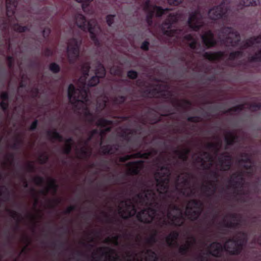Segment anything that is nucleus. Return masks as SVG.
<instances>
[{
    "mask_svg": "<svg viewBox=\"0 0 261 261\" xmlns=\"http://www.w3.org/2000/svg\"><path fill=\"white\" fill-rule=\"evenodd\" d=\"M171 162L163 154L156 161L155 173V189L144 190L132 198L122 201L118 212L124 218L137 215L138 219L144 223H153L159 227L169 225L180 226L185 217L196 219L202 211L200 201L191 200L185 211L174 203L180 196H193L196 186L192 183L190 175L183 173L178 175L173 189L169 186Z\"/></svg>",
    "mask_w": 261,
    "mask_h": 261,
    "instance_id": "1",
    "label": "nucleus"
},
{
    "mask_svg": "<svg viewBox=\"0 0 261 261\" xmlns=\"http://www.w3.org/2000/svg\"><path fill=\"white\" fill-rule=\"evenodd\" d=\"M143 8L147 13V21L149 25H151V18L153 16H161L168 15V18L162 24V29L167 35L175 37L177 40H181L188 43L190 48L197 54H203V56L209 60L215 61L223 60L225 58L224 54L219 51L216 53H203L207 47L214 46L219 41L221 44L226 46H237L240 41V36L238 33L231 28H223L218 34L219 40L216 41L211 31H207L201 36L202 45L197 42V37L192 33H188L183 30L172 29V24L178 21L182 20L183 16L180 14L169 13L168 9H163L160 7L156 6L150 0H147L143 5Z\"/></svg>",
    "mask_w": 261,
    "mask_h": 261,
    "instance_id": "2",
    "label": "nucleus"
},
{
    "mask_svg": "<svg viewBox=\"0 0 261 261\" xmlns=\"http://www.w3.org/2000/svg\"><path fill=\"white\" fill-rule=\"evenodd\" d=\"M83 75L80 78L78 81V88L75 89L72 84L68 87V96L70 102L79 109H81L85 115L86 119L90 123H95L100 127V130L94 129L91 133L87 141L85 142L87 145L88 142L91 140L95 135H97L100 139L105 132L110 130L111 121L98 117L93 114L90 111L89 100L88 97V87L94 86L99 83V78H102L105 75V69L103 66L100 63H97L94 73L91 79L86 83V80L89 76L90 66L88 63H85L82 67Z\"/></svg>",
    "mask_w": 261,
    "mask_h": 261,
    "instance_id": "3",
    "label": "nucleus"
},
{
    "mask_svg": "<svg viewBox=\"0 0 261 261\" xmlns=\"http://www.w3.org/2000/svg\"><path fill=\"white\" fill-rule=\"evenodd\" d=\"M238 164L244 168V170L237 172L231 176L229 186L237 193L238 199L241 202H245L248 201L250 195V192L245 189L250 186L245 183V179L250 177L256 178V172L258 169L252 161L251 156L247 153L241 156L238 160Z\"/></svg>",
    "mask_w": 261,
    "mask_h": 261,
    "instance_id": "4",
    "label": "nucleus"
},
{
    "mask_svg": "<svg viewBox=\"0 0 261 261\" xmlns=\"http://www.w3.org/2000/svg\"><path fill=\"white\" fill-rule=\"evenodd\" d=\"M221 147L222 142L219 140L216 142L208 143L206 146V151L200 152L197 156H193V160L203 169H210L215 166L217 169L228 170L230 167L231 156L226 152L218 157Z\"/></svg>",
    "mask_w": 261,
    "mask_h": 261,
    "instance_id": "5",
    "label": "nucleus"
},
{
    "mask_svg": "<svg viewBox=\"0 0 261 261\" xmlns=\"http://www.w3.org/2000/svg\"><path fill=\"white\" fill-rule=\"evenodd\" d=\"M156 242L155 236H152L146 240L143 249L139 252L128 251L126 253L125 259L127 261H156L158 259L156 253L150 249H147L146 245L151 246Z\"/></svg>",
    "mask_w": 261,
    "mask_h": 261,
    "instance_id": "6",
    "label": "nucleus"
},
{
    "mask_svg": "<svg viewBox=\"0 0 261 261\" xmlns=\"http://www.w3.org/2000/svg\"><path fill=\"white\" fill-rule=\"evenodd\" d=\"M75 22L77 25L84 31H89L90 33L91 39L96 44H98L96 35L100 32L99 26L97 23L96 20L92 19L87 22L85 17L82 14H77L75 17Z\"/></svg>",
    "mask_w": 261,
    "mask_h": 261,
    "instance_id": "7",
    "label": "nucleus"
},
{
    "mask_svg": "<svg viewBox=\"0 0 261 261\" xmlns=\"http://www.w3.org/2000/svg\"><path fill=\"white\" fill-rule=\"evenodd\" d=\"M227 0H224L219 6L210 9L208 13V17L212 20L221 19L223 22L227 21Z\"/></svg>",
    "mask_w": 261,
    "mask_h": 261,
    "instance_id": "8",
    "label": "nucleus"
},
{
    "mask_svg": "<svg viewBox=\"0 0 261 261\" xmlns=\"http://www.w3.org/2000/svg\"><path fill=\"white\" fill-rule=\"evenodd\" d=\"M81 43L80 38H72L70 40L67 45V55L69 60L73 62L75 60L79 55V48Z\"/></svg>",
    "mask_w": 261,
    "mask_h": 261,
    "instance_id": "9",
    "label": "nucleus"
},
{
    "mask_svg": "<svg viewBox=\"0 0 261 261\" xmlns=\"http://www.w3.org/2000/svg\"><path fill=\"white\" fill-rule=\"evenodd\" d=\"M203 24V16L198 10L190 15L187 27L189 30L197 31Z\"/></svg>",
    "mask_w": 261,
    "mask_h": 261,
    "instance_id": "10",
    "label": "nucleus"
},
{
    "mask_svg": "<svg viewBox=\"0 0 261 261\" xmlns=\"http://www.w3.org/2000/svg\"><path fill=\"white\" fill-rule=\"evenodd\" d=\"M99 255L98 258H95V261H98L103 258H105V261H116L119 257L117 254H115L113 249L108 247H100L93 255Z\"/></svg>",
    "mask_w": 261,
    "mask_h": 261,
    "instance_id": "11",
    "label": "nucleus"
},
{
    "mask_svg": "<svg viewBox=\"0 0 261 261\" xmlns=\"http://www.w3.org/2000/svg\"><path fill=\"white\" fill-rule=\"evenodd\" d=\"M223 224L228 228H236L242 225L241 218L237 214L226 216L223 221Z\"/></svg>",
    "mask_w": 261,
    "mask_h": 261,
    "instance_id": "12",
    "label": "nucleus"
},
{
    "mask_svg": "<svg viewBox=\"0 0 261 261\" xmlns=\"http://www.w3.org/2000/svg\"><path fill=\"white\" fill-rule=\"evenodd\" d=\"M261 61V46L254 55H248L247 61L245 62H241L239 65H243L245 67L253 66L254 64Z\"/></svg>",
    "mask_w": 261,
    "mask_h": 261,
    "instance_id": "13",
    "label": "nucleus"
},
{
    "mask_svg": "<svg viewBox=\"0 0 261 261\" xmlns=\"http://www.w3.org/2000/svg\"><path fill=\"white\" fill-rule=\"evenodd\" d=\"M197 245L196 240L191 237L189 238L186 242L181 245L179 248V252L182 255H186L193 248H194Z\"/></svg>",
    "mask_w": 261,
    "mask_h": 261,
    "instance_id": "14",
    "label": "nucleus"
},
{
    "mask_svg": "<svg viewBox=\"0 0 261 261\" xmlns=\"http://www.w3.org/2000/svg\"><path fill=\"white\" fill-rule=\"evenodd\" d=\"M128 169L131 173L137 174L143 167L144 163L141 159L128 163Z\"/></svg>",
    "mask_w": 261,
    "mask_h": 261,
    "instance_id": "15",
    "label": "nucleus"
},
{
    "mask_svg": "<svg viewBox=\"0 0 261 261\" xmlns=\"http://www.w3.org/2000/svg\"><path fill=\"white\" fill-rule=\"evenodd\" d=\"M260 107V104L257 103H253L251 105H241L232 108L230 109V111L237 112H239L246 108H248L250 111H255L258 110Z\"/></svg>",
    "mask_w": 261,
    "mask_h": 261,
    "instance_id": "16",
    "label": "nucleus"
},
{
    "mask_svg": "<svg viewBox=\"0 0 261 261\" xmlns=\"http://www.w3.org/2000/svg\"><path fill=\"white\" fill-rule=\"evenodd\" d=\"M261 43V33L256 37H251L244 42L245 47H259Z\"/></svg>",
    "mask_w": 261,
    "mask_h": 261,
    "instance_id": "17",
    "label": "nucleus"
},
{
    "mask_svg": "<svg viewBox=\"0 0 261 261\" xmlns=\"http://www.w3.org/2000/svg\"><path fill=\"white\" fill-rule=\"evenodd\" d=\"M224 141L227 146L233 145L239 141L237 134L233 132H228L225 135Z\"/></svg>",
    "mask_w": 261,
    "mask_h": 261,
    "instance_id": "18",
    "label": "nucleus"
},
{
    "mask_svg": "<svg viewBox=\"0 0 261 261\" xmlns=\"http://www.w3.org/2000/svg\"><path fill=\"white\" fill-rule=\"evenodd\" d=\"M248 47L244 46V43L241 46V50L231 53L228 57V62L229 61H238L240 62L241 59L244 56V50L247 49Z\"/></svg>",
    "mask_w": 261,
    "mask_h": 261,
    "instance_id": "19",
    "label": "nucleus"
},
{
    "mask_svg": "<svg viewBox=\"0 0 261 261\" xmlns=\"http://www.w3.org/2000/svg\"><path fill=\"white\" fill-rule=\"evenodd\" d=\"M178 233L176 231L171 232L166 238V242L167 244L171 247H175L177 245V239Z\"/></svg>",
    "mask_w": 261,
    "mask_h": 261,
    "instance_id": "20",
    "label": "nucleus"
},
{
    "mask_svg": "<svg viewBox=\"0 0 261 261\" xmlns=\"http://www.w3.org/2000/svg\"><path fill=\"white\" fill-rule=\"evenodd\" d=\"M16 5V0H6L7 15L8 17H11L14 14Z\"/></svg>",
    "mask_w": 261,
    "mask_h": 261,
    "instance_id": "21",
    "label": "nucleus"
},
{
    "mask_svg": "<svg viewBox=\"0 0 261 261\" xmlns=\"http://www.w3.org/2000/svg\"><path fill=\"white\" fill-rule=\"evenodd\" d=\"M190 150L187 148H183L175 150V156L184 162L187 160Z\"/></svg>",
    "mask_w": 261,
    "mask_h": 261,
    "instance_id": "22",
    "label": "nucleus"
},
{
    "mask_svg": "<svg viewBox=\"0 0 261 261\" xmlns=\"http://www.w3.org/2000/svg\"><path fill=\"white\" fill-rule=\"evenodd\" d=\"M261 3V0H240L239 9H242L244 7L256 6Z\"/></svg>",
    "mask_w": 261,
    "mask_h": 261,
    "instance_id": "23",
    "label": "nucleus"
},
{
    "mask_svg": "<svg viewBox=\"0 0 261 261\" xmlns=\"http://www.w3.org/2000/svg\"><path fill=\"white\" fill-rule=\"evenodd\" d=\"M216 189L215 186L211 185L202 187L201 191L204 193L205 195L211 196L215 193Z\"/></svg>",
    "mask_w": 261,
    "mask_h": 261,
    "instance_id": "24",
    "label": "nucleus"
},
{
    "mask_svg": "<svg viewBox=\"0 0 261 261\" xmlns=\"http://www.w3.org/2000/svg\"><path fill=\"white\" fill-rule=\"evenodd\" d=\"M75 1L82 3V7L84 10V11L86 12L87 11V7L89 5V3L92 0H74Z\"/></svg>",
    "mask_w": 261,
    "mask_h": 261,
    "instance_id": "25",
    "label": "nucleus"
},
{
    "mask_svg": "<svg viewBox=\"0 0 261 261\" xmlns=\"http://www.w3.org/2000/svg\"><path fill=\"white\" fill-rule=\"evenodd\" d=\"M141 155L142 154L140 153H137L133 154L132 155H127L124 157L121 158V161L124 162V161L129 160L132 157L140 158Z\"/></svg>",
    "mask_w": 261,
    "mask_h": 261,
    "instance_id": "26",
    "label": "nucleus"
},
{
    "mask_svg": "<svg viewBox=\"0 0 261 261\" xmlns=\"http://www.w3.org/2000/svg\"><path fill=\"white\" fill-rule=\"evenodd\" d=\"M13 29L15 31H17L19 32H25L28 29V28L25 27H21L18 24H16L14 25Z\"/></svg>",
    "mask_w": 261,
    "mask_h": 261,
    "instance_id": "27",
    "label": "nucleus"
},
{
    "mask_svg": "<svg viewBox=\"0 0 261 261\" xmlns=\"http://www.w3.org/2000/svg\"><path fill=\"white\" fill-rule=\"evenodd\" d=\"M72 139L71 138L68 139L66 141V152L69 153L71 148Z\"/></svg>",
    "mask_w": 261,
    "mask_h": 261,
    "instance_id": "28",
    "label": "nucleus"
},
{
    "mask_svg": "<svg viewBox=\"0 0 261 261\" xmlns=\"http://www.w3.org/2000/svg\"><path fill=\"white\" fill-rule=\"evenodd\" d=\"M50 70L54 72H58L59 71V66L56 63H53L50 65Z\"/></svg>",
    "mask_w": 261,
    "mask_h": 261,
    "instance_id": "29",
    "label": "nucleus"
},
{
    "mask_svg": "<svg viewBox=\"0 0 261 261\" xmlns=\"http://www.w3.org/2000/svg\"><path fill=\"white\" fill-rule=\"evenodd\" d=\"M53 137L56 139V140H58L60 141H62L63 140V138L56 131H54L53 132Z\"/></svg>",
    "mask_w": 261,
    "mask_h": 261,
    "instance_id": "30",
    "label": "nucleus"
},
{
    "mask_svg": "<svg viewBox=\"0 0 261 261\" xmlns=\"http://www.w3.org/2000/svg\"><path fill=\"white\" fill-rule=\"evenodd\" d=\"M114 17V15H108L107 17V22L109 26H111L113 23Z\"/></svg>",
    "mask_w": 261,
    "mask_h": 261,
    "instance_id": "31",
    "label": "nucleus"
},
{
    "mask_svg": "<svg viewBox=\"0 0 261 261\" xmlns=\"http://www.w3.org/2000/svg\"><path fill=\"white\" fill-rule=\"evenodd\" d=\"M128 76L130 79H135L137 76V73L134 71H129L127 73Z\"/></svg>",
    "mask_w": 261,
    "mask_h": 261,
    "instance_id": "32",
    "label": "nucleus"
},
{
    "mask_svg": "<svg viewBox=\"0 0 261 261\" xmlns=\"http://www.w3.org/2000/svg\"><path fill=\"white\" fill-rule=\"evenodd\" d=\"M182 1V0H168V3L170 5H177Z\"/></svg>",
    "mask_w": 261,
    "mask_h": 261,
    "instance_id": "33",
    "label": "nucleus"
},
{
    "mask_svg": "<svg viewBox=\"0 0 261 261\" xmlns=\"http://www.w3.org/2000/svg\"><path fill=\"white\" fill-rule=\"evenodd\" d=\"M103 151L105 153H110L112 154L113 153V151L111 149H110L109 146H106L103 149Z\"/></svg>",
    "mask_w": 261,
    "mask_h": 261,
    "instance_id": "34",
    "label": "nucleus"
},
{
    "mask_svg": "<svg viewBox=\"0 0 261 261\" xmlns=\"http://www.w3.org/2000/svg\"><path fill=\"white\" fill-rule=\"evenodd\" d=\"M1 97L2 99V100L7 101L8 98V95L6 92H3L1 94Z\"/></svg>",
    "mask_w": 261,
    "mask_h": 261,
    "instance_id": "35",
    "label": "nucleus"
},
{
    "mask_svg": "<svg viewBox=\"0 0 261 261\" xmlns=\"http://www.w3.org/2000/svg\"><path fill=\"white\" fill-rule=\"evenodd\" d=\"M1 106L3 110H6L8 107L7 101L2 100V101L1 102Z\"/></svg>",
    "mask_w": 261,
    "mask_h": 261,
    "instance_id": "36",
    "label": "nucleus"
},
{
    "mask_svg": "<svg viewBox=\"0 0 261 261\" xmlns=\"http://www.w3.org/2000/svg\"><path fill=\"white\" fill-rule=\"evenodd\" d=\"M148 42L147 41L144 42L141 45V48L144 50H147L148 48Z\"/></svg>",
    "mask_w": 261,
    "mask_h": 261,
    "instance_id": "37",
    "label": "nucleus"
},
{
    "mask_svg": "<svg viewBox=\"0 0 261 261\" xmlns=\"http://www.w3.org/2000/svg\"><path fill=\"white\" fill-rule=\"evenodd\" d=\"M111 241L116 245H118V237L116 236L112 238Z\"/></svg>",
    "mask_w": 261,
    "mask_h": 261,
    "instance_id": "38",
    "label": "nucleus"
},
{
    "mask_svg": "<svg viewBox=\"0 0 261 261\" xmlns=\"http://www.w3.org/2000/svg\"><path fill=\"white\" fill-rule=\"evenodd\" d=\"M106 105H107L106 101L105 100L101 105L97 106V111L99 110H102V109H104L106 107Z\"/></svg>",
    "mask_w": 261,
    "mask_h": 261,
    "instance_id": "39",
    "label": "nucleus"
},
{
    "mask_svg": "<svg viewBox=\"0 0 261 261\" xmlns=\"http://www.w3.org/2000/svg\"><path fill=\"white\" fill-rule=\"evenodd\" d=\"M50 33V30L48 28H46L43 32V34L44 37L47 36Z\"/></svg>",
    "mask_w": 261,
    "mask_h": 261,
    "instance_id": "40",
    "label": "nucleus"
},
{
    "mask_svg": "<svg viewBox=\"0 0 261 261\" xmlns=\"http://www.w3.org/2000/svg\"><path fill=\"white\" fill-rule=\"evenodd\" d=\"M13 58L12 57H9L8 58V62L9 66L11 68L12 66V62H13Z\"/></svg>",
    "mask_w": 261,
    "mask_h": 261,
    "instance_id": "41",
    "label": "nucleus"
},
{
    "mask_svg": "<svg viewBox=\"0 0 261 261\" xmlns=\"http://www.w3.org/2000/svg\"><path fill=\"white\" fill-rule=\"evenodd\" d=\"M37 121H34L31 126V129H34L37 126Z\"/></svg>",
    "mask_w": 261,
    "mask_h": 261,
    "instance_id": "42",
    "label": "nucleus"
},
{
    "mask_svg": "<svg viewBox=\"0 0 261 261\" xmlns=\"http://www.w3.org/2000/svg\"><path fill=\"white\" fill-rule=\"evenodd\" d=\"M256 185H261V181L260 179L257 178V181H256V183L253 186H256Z\"/></svg>",
    "mask_w": 261,
    "mask_h": 261,
    "instance_id": "43",
    "label": "nucleus"
},
{
    "mask_svg": "<svg viewBox=\"0 0 261 261\" xmlns=\"http://www.w3.org/2000/svg\"><path fill=\"white\" fill-rule=\"evenodd\" d=\"M85 149H86L83 148L82 151H83V152H85V155H87V152H86V151H85Z\"/></svg>",
    "mask_w": 261,
    "mask_h": 261,
    "instance_id": "44",
    "label": "nucleus"
},
{
    "mask_svg": "<svg viewBox=\"0 0 261 261\" xmlns=\"http://www.w3.org/2000/svg\"><path fill=\"white\" fill-rule=\"evenodd\" d=\"M124 101V98L123 97H121V102H123Z\"/></svg>",
    "mask_w": 261,
    "mask_h": 261,
    "instance_id": "45",
    "label": "nucleus"
},
{
    "mask_svg": "<svg viewBox=\"0 0 261 261\" xmlns=\"http://www.w3.org/2000/svg\"><path fill=\"white\" fill-rule=\"evenodd\" d=\"M230 65H232V66H235L236 65V63H232V64H230Z\"/></svg>",
    "mask_w": 261,
    "mask_h": 261,
    "instance_id": "46",
    "label": "nucleus"
},
{
    "mask_svg": "<svg viewBox=\"0 0 261 261\" xmlns=\"http://www.w3.org/2000/svg\"><path fill=\"white\" fill-rule=\"evenodd\" d=\"M72 208L71 207H70L68 211H69V212L71 211V210H72Z\"/></svg>",
    "mask_w": 261,
    "mask_h": 261,
    "instance_id": "47",
    "label": "nucleus"
},
{
    "mask_svg": "<svg viewBox=\"0 0 261 261\" xmlns=\"http://www.w3.org/2000/svg\"><path fill=\"white\" fill-rule=\"evenodd\" d=\"M110 240H111V238H108V240H109V241H110Z\"/></svg>",
    "mask_w": 261,
    "mask_h": 261,
    "instance_id": "48",
    "label": "nucleus"
},
{
    "mask_svg": "<svg viewBox=\"0 0 261 261\" xmlns=\"http://www.w3.org/2000/svg\"><path fill=\"white\" fill-rule=\"evenodd\" d=\"M40 182L41 181V179H39Z\"/></svg>",
    "mask_w": 261,
    "mask_h": 261,
    "instance_id": "49",
    "label": "nucleus"
}]
</instances>
